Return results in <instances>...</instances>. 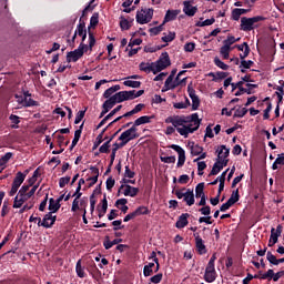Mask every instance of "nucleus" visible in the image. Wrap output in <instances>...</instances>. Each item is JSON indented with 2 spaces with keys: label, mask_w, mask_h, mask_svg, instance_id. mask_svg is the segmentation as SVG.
Segmentation results:
<instances>
[{
  "label": "nucleus",
  "mask_w": 284,
  "mask_h": 284,
  "mask_svg": "<svg viewBox=\"0 0 284 284\" xmlns=\"http://www.w3.org/2000/svg\"><path fill=\"white\" fill-rule=\"evenodd\" d=\"M115 206H118L119 210H121V212H123V214L128 213V210H129V207H128V200H125V199L116 200Z\"/></svg>",
  "instance_id": "5701e85b"
},
{
  "label": "nucleus",
  "mask_w": 284,
  "mask_h": 284,
  "mask_svg": "<svg viewBox=\"0 0 284 284\" xmlns=\"http://www.w3.org/2000/svg\"><path fill=\"white\" fill-rule=\"evenodd\" d=\"M190 99L192 101V110H199V105H201V100H199V95H192Z\"/></svg>",
  "instance_id": "de8ad7c7"
},
{
  "label": "nucleus",
  "mask_w": 284,
  "mask_h": 284,
  "mask_svg": "<svg viewBox=\"0 0 284 284\" xmlns=\"http://www.w3.org/2000/svg\"><path fill=\"white\" fill-rule=\"evenodd\" d=\"M205 168H207V164L205 162H199L197 161V174L199 176H203V170H205Z\"/></svg>",
  "instance_id": "864d4df0"
},
{
  "label": "nucleus",
  "mask_w": 284,
  "mask_h": 284,
  "mask_svg": "<svg viewBox=\"0 0 284 284\" xmlns=\"http://www.w3.org/2000/svg\"><path fill=\"white\" fill-rule=\"evenodd\" d=\"M68 183H70V176L61 178L60 181H59L60 187H63L64 185H68Z\"/></svg>",
  "instance_id": "774afa93"
},
{
  "label": "nucleus",
  "mask_w": 284,
  "mask_h": 284,
  "mask_svg": "<svg viewBox=\"0 0 284 284\" xmlns=\"http://www.w3.org/2000/svg\"><path fill=\"white\" fill-rule=\"evenodd\" d=\"M214 63L217 68H220L221 70H229L230 65L225 64L223 61H221V59H219L217 57L214 58Z\"/></svg>",
  "instance_id": "49530a36"
},
{
  "label": "nucleus",
  "mask_w": 284,
  "mask_h": 284,
  "mask_svg": "<svg viewBox=\"0 0 284 284\" xmlns=\"http://www.w3.org/2000/svg\"><path fill=\"white\" fill-rule=\"evenodd\" d=\"M30 197L29 195H24L21 193H18L13 201V207L16 210H19V207H22V205L28 201Z\"/></svg>",
  "instance_id": "4468645a"
},
{
  "label": "nucleus",
  "mask_w": 284,
  "mask_h": 284,
  "mask_svg": "<svg viewBox=\"0 0 284 284\" xmlns=\"http://www.w3.org/2000/svg\"><path fill=\"white\" fill-rule=\"evenodd\" d=\"M258 21H265V18L262 16L253 17V18H241V30L243 32H251V30H254L255 23H258Z\"/></svg>",
  "instance_id": "20e7f679"
},
{
  "label": "nucleus",
  "mask_w": 284,
  "mask_h": 284,
  "mask_svg": "<svg viewBox=\"0 0 284 284\" xmlns=\"http://www.w3.org/2000/svg\"><path fill=\"white\" fill-rule=\"evenodd\" d=\"M55 222H57V216L52 215V213H47L43 220L39 217L38 226L48 229V227H52Z\"/></svg>",
  "instance_id": "6e6552de"
},
{
  "label": "nucleus",
  "mask_w": 284,
  "mask_h": 284,
  "mask_svg": "<svg viewBox=\"0 0 284 284\" xmlns=\"http://www.w3.org/2000/svg\"><path fill=\"white\" fill-rule=\"evenodd\" d=\"M196 44L194 42H189L184 45L185 52H194Z\"/></svg>",
  "instance_id": "0e129e2a"
},
{
  "label": "nucleus",
  "mask_w": 284,
  "mask_h": 284,
  "mask_svg": "<svg viewBox=\"0 0 284 284\" xmlns=\"http://www.w3.org/2000/svg\"><path fill=\"white\" fill-rule=\"evenodd\" d=\"M23 181H26V174L18 172L12 184L18 185V187H21Z\"/></svg>",
  "instance_id": "bb28decb"
},
{
  "label": "nucleus",
  "mask_w": 284,
  "mask_h": 284,
  "mask_svg": "<svg viewBox=\"0 0 284 284\" xmlns=\"http://www.w3.org/2000/svg\"><path fill=\"white\" fill-rule=\"evenodd\" d=\"M230 47H226L225 44H223L220 49V54L222 55V59H230Z\"/></svg>",
  "instance_id": "f704fd0d"
},
{
  "label": "nucleus",
  "mask_w": 284,
  "mask_h": 284,
  "mask_svg": "<svg viewBox=\"0 0 284 284\" xmlns=\"http://www.w3.org/2000/svg\"><path fill=\"white\" fill-rule=\"evenodd\" d=\"M116 104L112 100V98H109L104 103L102 104V108H108L109 110H112Z\"/></svg>",
  "instance_id": "5fc2aeb1"
},
{
  "label": "nucleus",
  "mask_w": 284,
  "mask_h": 284,
  "mask_svg": "<svg viewBox=\"0 0 284 284\" xmlns=\"http://www.w3.org/2000/svg\"><path fill=\"white\" fill-rule=\"evenodd\" d=\"M179 17L178 10H168L164 17V23H170V21H174Z\"/></svg>",
  "instance_id": "4be33fe9"
},
{
  "label": "nucleus",
  "mask_w": 284,
  "mask_h": 284,
  "mask_svg": "<svg viewBox=\"0 0 284 284\" xmlns=\"http://www.w3.org/2000/svg\"><path fill=\"white\" fill-rule=\"evenodd\" d=\"M119 193L134 199V196L139 194V187L130 186V184H122L119 189Z\"/></svg>",
  "instance_id": "1a4fd4ad"
},
{
  "label": "nucleus",
  "mask_w": 284,
  "mask_h": 284,
  "mask_svg": "<svg viewBox=\"0 0 284 284\" xmlns=\"http://www.w3.org/2000/svg\"><path fill=\"white\" fill-rule=\"evenodd\" d=\"M202 153H203V146H200L199 144L191 146V154H193V156H199V154H202Z\"/></svg>",
  "instance_id": "ea45409f"
},
{
  "label": "nucleus",
  "mask_w": 284,
  "mask_h": 284,
  "mask_svg": "<svg viewBox=\"0 0 284 284\" xmlns=\"http://www.w3.org/2000/svg\"><path fill=\"white\" fill-rule=\"evenodd\" d=\"M165 123H172L173 128L187 139L190 134H194L199 128H201V119H199V113H193L189 116H169L165 120Z\"/></svg>",
  "instance_id": "f257e3e1"
},
{
  "label": "nucleus",
  "mask_w": 284,
  "mask_h": 284,
  "mask_svg": "<svg viewBox=\"0 0 284 284\" xmlns=\"http://www.w3.org/2000/svg\"><path fill=\"white\" fill-rule=\"evenodd\" d=\"M271 232L273 233V244L278 243V236H281V234L283 232V226L278 225L276 227V231L274 229H272Z\"/></svg>",
  "instance_id": "7c9ffc66"
},
{
  "label": "nucleus",
  "mask_w": 284,
  "mask_h": 284,
  "mask_svg": "<svg viewBox=\"0 0 284 284\" xmlns=\"http://www.w3.org/2000/svg\"><path fill=\"white\" fill-rule=\"evenodd\" d=\"M204 189H205V184L204 183H199L196 185V187H195V196H196V199L205 196V193L203 192Z\"/></svg>",
  "instance_id": "2f4dec72"
},
{
  "label": "nucleus",
  "mask_w": 284,
  "mask_h": 284,
  "mask_svg": "<svg viewBox=\"0 0 284 284\" xmlns=\"http://www.w3.org/2000/svg\"><path fill=\"white\" fill-rule=\"evenodd\" d=\"M162 31H163V26H159L150 29V32L153 37H156V34H161Z\"/></svg>",
  "instance_id": "680f3d73"
},
{
  "label": "nucleus",
  "mask_w": 284,
  "mask_h": 284,
  "mask_svg": "<svg viewBox=\"0 0 284 284\" xmlns=\"http://www.w3.org/2000/svg\"><path fill=\"white\" fill-rule=\"evenodd\" d=\"M171 150H174L179 154V160H178V164H176L178 168H183V165H185V150H183V148H181L176 144H172Z\"/></svg>",
  "instance_id": "9b49d317"
},
{
  "label": "nucleus",
  "mask_w": 284,
  "mask_h": 284,
  "mask_svg": "<svg viewBox=\"0 0 284 284\" xmlns=\"http://www.w3.org/2000/svg\"><path fill=\"white\" fill-rule=\"evenodd\" d=\"M162 163H176V156H161Z\"/></svg>",
  "instance_id": "052dcab7"
},
{
  "label": "nucleus",
  "mask_w": 284,
  "mask_h": 284,
  "mask_svg": "<svg viewBox=\"0 0 284 284\" xmlns=\"http://www.w3.org/2000/svg\"><path fill=\"white\" fill-rule=\"evenodd\" d=\"M120 27L122 30H130V21L125 18H121Z\"/></svg>",
  "instance_id": "4d7b16f0"
},
{
  "label": "nucleus",
  "mask_w": 284,
  "mask_h": 284,
  "mask_svg": "<svg viewBox=\"0 0 284 284\" xmlns=\"http://www.w3.org/2000/svg\"><path fill=\"white\" fill-rule=\"evenodd\" d=\"M119 90H121V85H119V84H115V85H113V87L106 89V90L104 91V93H103L104 99H111V98H112V94H113L114 92H119Z\"/></svg>",
  "instance_id": "b1692460"
},
{
  "label": "nucleus",
  "mask_w": 284,
  "mask_h": 284,
  "mask_svg": "<svg viewBox=\"0 0 284 284\" xmlns=\"http://www.w3.org/2000/svg\"><path fill=\"white\" fill-rule=\"evenodd\" d=\"M140 70L142 72H146V74H150V72H153L154 74V62H142L140 63Z\"/></svg>",
  "instance_id": "412c9836"
},
{
  "label": "nucleus",
  "mask_w": 284,
  "mask_h": 284,
  "mask_svg": "<svg viewBox=\"0 0 284 284\" xmlns=\"http://www.w3.org/2000/svg\"><path fill=\"white\" fill-rule=\"evenodd\" d=\"M39 102L34 101L32 98H24V108H34L38 106Z\"/></svg>",
  "instance_id": "4c0bfd02"
},
{
  "label": "nucleus",
  "mask_w": 284,
  "mask_h": 284,
  "mask_svg": "<svg viewBox=\"0 0 284 284\" xmlns=\"http://www.w3.org/2000/svg\"><path fill=\"white\" fill-rule=\"evenodd\" d=\"M10 159H12V152L6 153V154L0 159V165H6V163H8V161H10Z\"/></svg>",
  "instance_id": "603ef678"
},
{
  "label": "nucleus",
  "mask_w": 284,
  "mask_h": 284,
  "mask_svg": "<svg viewBox=\"0 0 284 284\" xmlns=\"http://www.w3.org/2000/svg\"><path fill=\"white\" fill-rule=\"evenodd\" d=\"M142 94H145L144 90L120 91L112 95L111 100L116 105V103H123V101H132L134 99H139V97H142Z\"/></svg>",
  "instance_id": "f03ea898"
},
{
  "label": "nucleus",
  "mask_w": 284,
  "mask_h": 284,
  "mask_svg": "<svg viewBox=\"0 0 284 284\" xmlns=\"http://www.w3.org/2000/svg\"><path fill=\"white\" fill-rule=\"evenodd\" d=\"M175 89H176V84H173L172 80H165L164 87L162 88V92H168L170 90H175Z\"/></svg>",
  "instance_id": "c9c22d12"
},
{
  "label": "nucleus",
  "mask_w": 284,
  "mask_h": 284,
  "mask_svg": "<svg viewBox=\"0 0 284 284\" xmlns=\"http://www.w3.org/2000/svg\"><path fill=\"white\" fill-rule=\"evenodd\" d=\"M174 39H176V33L172 31H170L169 34L162 37V41L164 43H171V41H174Z\"/></svg>",
  "instance_id": "a19ab883"
},
{
  "label": "nucleus",
  "mask_w": 284,
  "mask_h": 284,
  "mask_svg": "<svg viewBox=\"0 0 284 284\" xmlns=\"http://www.w3.org/2000/svg\"><path fill=\"white\" fill-rule=\"evenodd\" d=\"M88 31L85 30V23L80 22L77 27L75 34H79L81 37L82 34L87 33Z\"/></svg>",
  "instance_id": "8fccbe9b"
},
{
  "label": "nucleus",
  "mask_w": 284,
  "mask_h": 284,
  "mask_svg": "<svg viewBox=\"0 0 284 284\" xmlns=\"http://www.w3.org/2000/svg\"><path fill=\"white\" fill-rule=\"evenodd\" d=\"M215 21H216V19L211 18V19H206V20H204V21L197 22L196 26H197L199 28H204V26H213V23H215Z\"/></svg>",
  "instance_id": "c03bdc74"
},
{
  "label": "nucleus",
  "mask_w": 284,
  "mask_h": 284,
  "mask_svg": "<svg viewBox=\"0 0 284 284\" xmlns=\"http://www.w3.org/2000/svg\"><path fill=\"white\" fill-rule=\"evenodd\" d=\"M152 274H154V262H151V263L144 265V268H143V275L145 277L152 276Z\"/></svg>",
  "instance_id": "a878e982"
},
{
  "label": "nucleus",
  "mask_w": 284,
  "mask_h": 284,
  "mask_svg": "<svg viewBox=\"0 0 284 284\" xmlns=\"http://www.w3.org/2000/svg\"><path fill=\"white\" fill-rule=\"evenodd\" d=\"M91 171L94 176L87 179V181H90L89 187H92V185H95L97 181H99V169L91 166Z\"/></svg>",
  "instance_id": "393cba45"
},
{
  "label": "nucleus",
  "mask_w": 284,
  "mask_h": 284,
  "mask_svg": "<svg viewBox=\"0 0 284 284\" xmlns=\"http://www.w3.org/2000/svg\"><path fill=\"white\" fill-rule=\"evenodd\" d=\"M83 130V123L80 125V129H78L75 132H74V138L72 140V144H71V150L73 148H75L77 143H79V139H81V132Z\"/></svg>",
  "instance_id": "cd10ccee"
},
{
  "label": "nucleus",
  "mask_w": 284,
  "mask_h": 284,
  "mask_svg": "<svg viewBox=\"0 0 284 284\" xmlns=\"http://www.w3.org/2000/svg\"><path fill=\"white\" fill-rule=\"evenodd\" d=\"M204 280L206 283H214L216 281V268L210 264L206 265Z\"/></svg>",
  "instance_id": "9d476101"
},
{
  "label": "nucleus",
  "mask_w": 284,
  "mask_h": 284,
  "mask_svg": "<svg viewBox=\"0 0 284 284\" xmlns=\"http://www.w3.org/2000/svg\"><path fill=\"white\" fill-rule=\"evenodd\" d=\"M187 219H190V215L187 213H183L180 215L179 220L176 221L175 227L178 230H183L187 225Z\"/></svg>",
  "instance_id": "f3484780"
},
{
  "label": "nucleus",
  "mask_w": 284,
  "mask_h": 284,
  "mask_svg": "<svg viewBox=\"0 0 284 284\" xmlns=\"http://www.w3.org/2000/svg\"><path fill=\"white\" fill-rule=\"evenodd\" d=\"M252 65H254V61L244 59L241 61L240 68H244V70H250V68H252Z\"/></svg>",
  "instance_id": "3c124183"
},
{
  "label": "nucleus",
  "mask_w": 284,
  "mask_h": 284,
  "mask_svg": "<svg viewBox=\"0 0 284 284\" xmlns=\"http://www.w3.org/2000/svg\"><path fill=\"white\" fill-rule=\"evenodd\" d=\"M232 19H233V21H239V19H241V12L239 11V8L233 9Z\"/></svg>",
  "instance_id": "69168bd1"
},
{
  "label": "nucleus",
  "mask_w": 284,
  "mask_h": 284,
  "mask_svg": "<svg viewBox=\"0 0 284 284\" xmlns=\"http://www.w3.org/2000/svg\"><path fill=\"white\" fill-rule=\"evenodd\" d=\"M75 272L80 278H83L85 276V272L83 271V267L81 266V260L77 262L75 265Z\"/></svg>",
  "instance_id": "37998d69"
},
{
  "label": "nucleus",
  "mask_w": 284,
  "mask_h": 284,
  "mask_svg": "<svg viewBox=\"0 0 284 284\" xmlns=\"http://www.w3.org/2000/svg\"><path fill=\"white\" fill-rule=\"evenodd\" d=\"M84 116H85V111H79L74 120L75 125H79V123L83 121Z\"/></svg>",
  "instance_id": "13d9d810"
},
{
  "label": "nucleus",
  "mask_w": 284,
  "mask_h": 284,
  "mask_svg": "<svg viewBox=\"0 0 284 284\" xmlns=\"http://www.w3.org/2000/svg\"><path fill=\"white\" fill-rule=\"evenodd\" d=\"M245 114H247V109L240 106L235 110L234 116H236L237 119H243V116H245Z\"/></svg>",
  "instance_id": "79ce46f5"
},
{
  "label": "nucleus",
  "mask_w": 284,
  "mask_h": 284,
  "mask_svg": "<svg viewBox=\"0 0 284 284\" xmlns=\"http://www.w3.org/2000/svg\"><path fill=\"white\" fill-rule=\"evenodd\" d=\"M193 236L195 237V247L199 254H206L207 248H205V244L203 243V239L199 235V233H194Z\"/></svg>",
  "instance_id": "ddd939ff"
},
{
  "label": "nucleus",
  "mask_w": 284,
  "mask_h": 284,
  "mask_svg": "<svg viewBox=\"0 0 284 284\" xmlns=\"http://www.w3.org/2000/svg\"><path fill=\"white\" fill-rule=\"evenodd\" d=\"M172 65V61L170 60V54L168 52L161 53L160 58L153 62L154 74H159V72H163L166 68Z\"/></svg>",
  "instance_id": "7ed1b4c3"
},
{
  "label": "nucleus",
  "mask_w": 284,
  "mask_h": 284,
  "mask_svg": "<svg viewBox=\"0 0 284 284\" xmlns=\"http://www.w3.org/2000/svg\"><path fill=\"white\" fill-rule=\"evenodd\" d=\"M152 17H154L153 9H142L141 11H138L135 19L141 26H143L145 23H150V21H152Z\"/></svg>",
  "instance_id": "0eeeda50"
},
{
  "label": "nucleus",
  "mask_w": 284,
  "mask_h": 284,
  "mask_svg": "<svg viewBox=\"0 0 284 284\" xmlns=\"http://www.w3.org/2000/svg\"><path fill=\"white\" fill-rule=\"evenodd\" d=\"M134 139H139V132L134 125L122 132L119 136V141H122V145H128V143H130V141H134Z\"/></svg>",
  "instance_id": "423d86ee"
},
{
  "label": "nucleus",
  "mask_w": 284,
  "mask_h": 284,
  "mask_svg": "<svg viewBox=\"0 0 284 284\" xmlns=\"http://www.w3.org/2000/svg\"><path fill=\"white\" fill-rule=\"evenodd\" d=\"M266 260L268 263H271V265H278V258H276L270 251L266 253Z\"/></svg>",
  "instance_id": "a18cd8bd"
},
{
  "label": "nucleus",
  "mask_w": 284,
  "mask_h": 284,
  "mask_svg": "<svg viewBox=\"0 0 284 284\" xmlns=\"http://www.w3.org/2000/svg\"><path fill=\"white\" fill-rule=\"evenodd\" d=\"M124 176L126 179H134V176H135V173L132 170H130L129 165L125 166Z\"/></svg>",
  "instance_id": "e2e57ef3"
},
{
  "label": "nucleus",
  "mask_w": 284,
  "mask_h": 284,
  "mask_svg": "<svg viewBox=\"0 0 284 284\" xmlns=\"http://www.w3.org/2000/svg\"><path fill=\"white\" fill-rule=\"evenodd\" d=\"M236 41H241V38H234L233 36H229L226 40L223 41V44L226 45L227 48H231L236 43Z\"/></svg>",
  "instance_id": "473e14b6"
},
{
  "label": "nucleus",
  "mask_w": 284,
  "mask_h": 284,
  "mask_svg": "<svg viewBox=\"0 0 284 284\" xmlns=\"http://www.w3.org/2000/svg\"><path fill=\"white\" fill-rule=\"evenodd\" d=\"M151 121L152 116L150 115L140 116L134 121L133 128H139V125H145V123H150Z\"/></svg>",
  "instance_id": "aec40b11"
},
{
  "label": "nucleus",
  "mask_w": 284,
  "mask_h": 284,
  "mask_svg": "<svg viewBox=\"0 0 284 284\" xmlns=\"http://www.w3.org/2000/svg\"><path fill=\"white\" fill-rule=\"evenodd\" d=\"M184 203H186V205L192 206L194 205V191L187 189L184 193V197H183Z\"/></svg>",
  "instance_id": "a211bd4d"
},
{
  "label": "nucleus",
  "mask_w": 284,
  "mask_h": 284,
  "mask_svg": "<svg viewBox=\"0 0 284 284\" xmlns=\"http://www.w3.org/2000/svg\"><path fill=\"white\" fill-rule=\"evenodd\" d=\"M278 165H284V153L277 155L272 165V170H278Z\"/></svg>",
  "instance_id": "c756f323"
},
{
  "label": "nucleus",
  "mask_w": 284,
  "mask_h": 284,
  "mask_svg": "<svg viewBox=\"0 0 284 284\" xmlns=\"http://www.w3.org/2000/svg\"><path fill=\"white\" fill-rule=\"evenodd\" d=\"M239 189H236L235 191L232 192L231 197L227 200V202L234 205V203H239Z\"/></svg>",
  "instance_id": "58836bf2"
},
{
  "label": "nucleus",
  "mask_w": 284,
  "mask_h": 284,
  "mask_svg": "<svg viewBox=\"0 0 284 284\" xmlns=\"http://www.w3.org/2000/svg\"><path fill=\"white\" fill-rule=\"evenodd\" d=\"M60 209H61V204H59L57 202V200L51 197L49 200V207H48L49 213L54 214V213L59 212Z\"/></svg>",
  "instance_id": "6ab92c4d"
},
{
  "label": "nucleus",
  "mask_w": 284,
  "mask_h": 284,
  "mask_svg": "<svg viewBox=\"0 0 284 284\" xmlns=\"http://www.w3.org/2000/svg\"><path fill=\"white\" fill-rule=\"evenodd\" d=\"M227 163H230V160H217L211 170V176H216V174H219L223 168L227 166Z\"/></svg>",
  "instance_id": "f8f14e48"
},
{
  "label": "nucleus",
  "mask_w": 284,
  "mask_h": 284,
  "mask_svg": "<svg viewBox=\"0 0 284 284\" xmlns=\"http://www.w3.org/2000/svg\"><path fill=\"white\" fill-rule=\"evenodd\" d=\"M135 216H141L143 214H150V210L146 206H139L135 211Z\"/></svg>",
  "instance_id": "09e8293b"
},
{
  "label": "nucleus",
  "mask_w": 284,
  "mask_h": 284,
  "mask_svg": "<svg viewBox=\"0 0 284 284\" xmlns=\"http://www.w3.org/2000/svg\"><path fill=\"white\" fill-rule=\"evenodd\" d=\"M8 212H10V209L8 207V202H3L2 209H1V216H7Z\"/></svg>",
  "instance_id": "338daca9"
},
{
  "label": "nucleus",
  "mask_w": 284,
  "mask_h": 284,
  "mask_svg": "<svg viewBox=\"0 0 284 284\" xmlns=\"http://www.w3.org/2000/svg\"><path fill=\"white\" fill-rule=\"evenodd\" d=\"M151 283L159 284L161 281H163V274L159 273L150 278Z\"/></svg>",
  "instance_id": "bf43d9fd"
},
{
  "label": "nucleus",
  "mask_w": 284,
  "mask_h": 284,
  "mask_svg": "<svg viewBox=\"0 0 284 284\" xmlns=\"http://www.w3.org/2000/svg\"><path fill=\"white\" fill-rule=\"evenodd\" d=\"M183 12L184 14H186V17H194L196 14V7L192 6V3H190V1H184L183 2Z\"/></svg>",
  "instance_id": "2eb2a0df"
},
{
  "label": "nucleus",
  "mask_w": 284,
  "mask_h": 284,
  "mask_svg": "<svg viewBox=\"0 0 284 284\" xmlns=\"http://www.w3.org/2000/svg\"><path fill=\"white\" fill-rule=\"evenodd\" d=\"M119 243H123L122 239H115L113 241H105L104 247L105 250H110V247H114V245H119Z\"/></svg>",
  "instance_id": "72a5a7b5"
},
{
  "label": "nucleus",
  "mask_w": 284,
  "mask_h": 284,
  "mask_svg": "<svg viewBox=\"0 0 284 284\" xmlns=\"http://www.w3.org/2000/svg\"><path fill=\"white\" fill-rule=\"evenodd\" d=\"M123 85H126V88H141V81L125 80Z\"/></svg>",
  "instance_id": "e433bc0d"
},
{
  "label": "nucleus",
  "mask_w": 284,
  "mask_h": 284,
  "mask_svg": "<svg viewBox=\"0 0 284 284\" xmlns=\"http://www.w3.org/2000/svg\"><path fill=\"white\" fill-rule=\"evenodd\" d=\"M99 24V13H94L90 19V27L95 28Z\"/></svg>",
  "instance_id": "6e6d98bb"
},
{
  "label": "nucleus",
  "mask_w": 284,
  "mask_h": 284,
  "mask_svg": "<svg viewBox=\"0 0 284 284\" xmlns=\"http://www.w3.org/2000/svg\"><path fill=\"white\" fill-rule=\"evenodd\" d=\"M227 156H230V149L225 148V145H221L217 149V161H227Z\"/></svg>",
  "instance_id": "dca6fc26"
},
{
  "label": "nucleus",
  "mask_w": 284,
  "mask_h": 284,
  "mask_svg": "<svg viewBox=\"0 0 284 284\" xmlns=\"http://www.w3.org/2000/svg\"><path fill=\"white\" fill-rule=\"evenodd\" d=\"M88 52V47L84 43H81L79 45L78 49H75L74 51H71L67 54V61L68 63H77L78 60L81 59V57H83V53Z\"/></svg>",
  "instance_id": "39448f33"
},
{
  "label": "nucleus",
  "mask_w": 284,
  "mask_h": 284,
  "mask_svg": "<svg viewBox=\"0 0 284 284\" xmlns=\"http://www.w3.org/2000/svg\"><path fill=\"white\" fill-rule=\"evenodd\" d=\"M112 139H114V136L110 138L104 144L100 146L99 152L101 154H108V152H110V143L112 142Z\"/></svg>",
  "instance_id": "c85d7f7f"
}]
</instances>
